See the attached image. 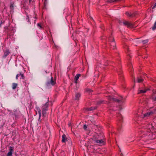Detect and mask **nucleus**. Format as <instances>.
Listing matches in <instances>:
<instances>
[{
    "label": "nucleus",
    "instance_id": "5701e85b",
    "mask_svg": "<svg viewBox=\"0 0 156 156\" xmlns=\"http://www.w3.org/2000/svg\"><path fill=\"white\" fill-rule=\"evenodd\" d=\"M17 86V84L16 83H12V89H15Z\"/></svg>",
    "mask_w": 156,
    "mask_h": 156
},
{
    "label": "nucleus",
    "instance_id": "4be33fe9",
    "mask_svg": "<svg viewBox=\"0 0 156 156\" xmlns=\"http://www.w3.org/2000/svg\"><path fill=\"white\" fill-rule=\"evenodd\" d=\"M148 40L147 39V40H143V41H139V43L142 42L143 43V44H145L147 43L148 42Z\"/></svg>",
    "mask_w": 156,
    "mask_h": 156
},
{
    "label": "nucleus",
    "instance_id": "2eb2a0df",
    "mask_svg": "<svg viewBox=\"0 0 156 156\" xmlns=\"http://www.w3.org/2000/svg\"><path fill=\"white\" fill-rule=\"evenodd\" d=\"M100 139H105L104 136L102 133H100V137L97 139V140H99Z\"/></svg>",
    "mask_w": 156,
    "mask_h": 156
},
{
    "label": "nucleus",
    "instance_id": "bb28decb",
    "mask_svg": "<svg viewBox=\"0 0 156 156\" xmlns=\"http://www.w3.org/2000/svg\"><path fill=\"white\" fill-rule=\"evenodd\" d=\"M10 9L11 10V12H12L13 11V9H14V6H13V4H12L10 5Z\"/></svg>",
    "mask_w": 156,
    "mask_h": 156
},
{
    "label": "nucleus",
    "instance_id": "2f4dec72",
    "mask_svg": "<svg viewBox=\"0 0 156 156\" xmlns=\"http://www.w3.org/2000/svg\"><path fill=\"white\" fill-rule=\"evenodd\" d=\"M20 76H21L20 78H22V79H24L25 78V76L23 75V74H22L21 73H20Z\"/></svg>",
    "mask_w": 156,
    "mask_h": 156
},
{
    "label": "nucleus",
    "instance_id": "72a5a7b5",
    "mask_svg": "<svg viewBox=\"0 0 156 156\" xmlns=\"http://www.w3.org/2000/svg\"><path fill=\"white\" fill-rule=\"evenodd\" d=\"M41 115H39V117L38 119V122H39L40 123L41 120Z\"/></svg>",
    "mask_w": 156,
    "mask_h": 156
},
{
    "label": "nucleus",
    "instance_id": "a18cd8bd",
    "mask_svg": "<svg viewBox=\"0 0 156 156\" xmlns=\"http://www.w3.org/2000/svg\"><path fill=\"white\" fill-rule=\"evenodd\" d=\"M15 156H18V155H17L16 154Z\"/></svg>",
    "mask_w": 156,
    "mask_h": 156
},
{
    "label": "nucleus",
    "instance_id": "a211bd4d",
    "mask_svg": "<svg viewBox=\"0 0 156 156\" xmlns=\"http://www.w3.org/2000/svg\"><path fill=\"white\" fill-rule=\"evenodd\" d=\"M126 14L128 16L132 17L135 16L133 14H132L129 12H126Z\"/></svg>",
    "mask_w": 156,
    "mask_h": 156
},
{
    "label": "nucleus",
    "instance_id": "0eeeda50",
    "mask_svg": "<svg viewBox=\"0 0 156 156\" xmlns=\"http://www.w3.org/2000/svg\"><path fill=\"white\" fill-rule=\"evenodd\" d=\"M124 48L125 50H127V51H126L127 54V59H129V57H131V56L129 55V54L128 53V52L129 51V48L127 45L126 44H125L124 46Z\"/></svg>",
    "mask_w": 156,
    "mask_h": 156
},
{
    "label": "nucleus",
    "instance_id": "e433bc0d",
    "mask_svg": "<svg viewBox=\"0 0 156 156\" xmlns=\"http://www.w3.org/2000/svg\"><path fill=\"white\" fill-rule=\"evenodd\" d=\"M37 25L38 27H40L41 28V25L40 24L38 23L37 24Z\"/></svg>",
    "mask_w": 156,
    "mask_h": 156
},
{
    "label": "nucleus",
    "instance_id": "6e6552de",
    "mask_svg": "<svg viewBox=\"0 0 156 156\" xmlns=\"http://www.w3.org/2000/svg\"><path fill=\"white\" fill-rule=\"evenodd\" d=\"M118 73L120 79L121 80H123L124 76L122 75V72L121 71H118Z\"/></svg>",
    "mask_w": 156,
    "mask_h": 156
},
{
    "label": "nucleus",
    "instance_id": "4c0bfd02",
    "mask_svg": "<svg viewBox=\"0 0 156 156\" xmlns=\"http://www.w3.org/2000/svg\"><path fill=\"white\" fill-rule=\"evenodd\" d=\"M153 100L154 101H156V96L153 98Z\"/></svg>",
    "mask_w": 156,
    "mask_h": 156
},
{
    "label": "nucleus",
    "instance_id": "f257e3e1",
    "mask_svg": "<svg viewBox=\"0 0 156 156\" xmlns=\"http://www.w3.org/2000/svg\"><path fill=\"white\" fill-rule=\"evenodd\" d=\"M107 99L109 101H115L118 103H122L124 102L125 98H123L122 96L119 97L118 99L115 98L110 96L107 97Z\"/></svg>",
    "mask_w": 156,
    "mask_h": 156
},
{
    "label": "nucleus",
    "instance_id": "ddd939ff",
    "mask_svg": "<svg viewBox=\"0 0 156 156\" xmlns=\"http://www.w3.org/2000/svg\"><path fill=\"white\" fill-rule=\"evenodd\" d=\"M104 139H100L99 140H97L95 142L98 144H102L104 143Z\"/></svg>",
    "mask_w": 156,
    "mask_h": 156
},
{
    "label": "nucleus",
    "instance_id": "7c9ffc66",
    "mask_svg": "<svg viewBox=\"0 0 156 156\" xmlns=\"http://www.w3.org/2000/svg\"><path fill=\"white\" fill-rule=\"evenodd\" d=\"M37 110L39 115H41V110L39 108H37Z\"/></svg>",
    "mask_w": 156,
    "mask_h": 156
},
{
    "label": "nucleus",
    "instance_id": "37998d69",
    "mask_svg": "<svg viewBox=\"0 0 156 156\" xmlns=\"http://www.w3.org/2000/svg\"><path fill=\"white\" fill-rule=\"evenodd\" d=\"M2 23H0V27H1V25H2Z\"/></svg>",
    "mask_w": 156,
    "mask_h": 156
},
{
    "label": "nucleus",
    "instance_id": "ea45409f",
    "mask_svg": "<svg viewBox=\"0 0 156 156\" xmlns=\"http://www.w3.org/2000/svg\"><path fill=\"white\" fill-rule=\"evenodd\" d=\"M122 109V108L121 107H120L119 110H121Z\"/></svg>",
    "mask_w": 156,
    "mask_h": 156
},
{
    "label": "nucleus",
    "instance_id": "b1692460",
    "mask_svg": "<svg viewBox=\"0 0 156 156\" xmlns=\"http://www.w3.org/2000/svg\"><path fill=\"white\" fill-rule=\"evenodd\" d=\"M145 125L146 126V127L148 129H150L152 127V125L150 123H146Z\"/></svg>",
    "mask_w": 156,
    "mask_h": 156
},
{
    "label": "nucleus",
    "instance_id": "39448f33",
    "mask_svg": "<svg viewBox=\"0 0 156 156\" xmlns=\"http://www.w3.org/2000/svg\"><path fill=\"white\" fill-rule=\"evenodd\" d=\"M55 83V81H54L53 80V79L52 77H51V80L50 81L48 82L47 83V86H48L49 84H51L52 85H54Z\"/></svg>",
    "mask_w": 156,
    "mask_h": 156
},
{
    "label": "nucleus",
    "instance_id": "f704fd0d",
    "mask_svg": "<svg viewBox=\"0 0 156 156\" xmlns=\"http://www.w3.org/2000/svg\"><path fill=\"white\" fill-rule=\"evenodd\" d=\"M87 128V126L85 124L83 126V128L84 130H86Z\"/></svg>",
    "mask_w": 156,
    "mask_h": 156
},
{
    "label": "nucleus",
    "instance_id": "412c9836",
    "mask_svg": "<svg viewBox=\"0 0 156 156\" xmlns=\"http://www.w3.org/2000/svg\"><path fill=\"white\" fill-rule=\"evenodd\" d=\"M97 107L95 106V107H92L90 108H87V109L88 111H92L93 110L97 108Z\"/></svg>",
    "mask_w": 156,
    "mask_h": 156
},
{
    "label": "nucleus",
    "instance_id": "aec40b11",
    "mask_svg": "<svg viewBox=\"0 0 156 156\" xmlns=\"http://www.w3.org/2000/svg\"><path fill=\"white\" fill-rule=\"evenodd\" d=\"M124 0H108V2L110 3H111L114 2H119L120 1H123Z\"/></svg>",
    "mask_w": 156,
    "mask_h": 156
},
{
    "label": "nucleus",
    "instance_id": "de8ad7c7",
    "mask_svg": "<svg viewBox=\"0 0 156 156\" xmlns=\"http://www.w3.org/2000/svg\"><path fill=\"white\" fill-rule=\"evenodd\" d=\"M144 74H145V75H146V74H145V73H144Z\"/></svg>",
    "mask_w": 156,
    "mask_h": 156
},
{
    "label": "nucleus",
    "instance_id": "cd10ccee",
    "mask_svg": "<svg viewBox=\"0 0 156 156\" xmlns=\"http://www.w3.org/2000/svg\"><path fill=\"white\" fill-rule=\"evenodd\" d=\"M156 29V22H155L154 24V26L152 27V30H154Z\"/></svg>",
    "mask_w": 156,
    "mask_h": 156
},
{
    "label": "nucleus",
    "instance_id": "7ed1b4c3",
    "mask_svg": "<svg viewBox=\"0 0 156 156\" xmlns=\"http://www.w3.org/2000/svg\"><path fill=\"white\" fill-rule=\"evenodd\" d=\"M123 23L124 25L128 27H131L133 26V25L131 23L125 20L124 21Z\"/></svg>",
    "mask_w": 156,
    "mask_h": 156
},
{
    "label": "nucleus",
    "instance_id": "a19ab883",
    "mask_svg": "<svg viewBox=\"0 0 156 156\" xmlns=\"http://www.w3.org/2000/svg\"><path fill=\"white\" fill-rule=\"evenodd\" d=\"M120 156H123V154H122V153H121L120 154Z\"/></svg>",
    "mask_w": 156,
    "mask_h": 156
},
{
    "label": "nucleus",
    "instance_id": "c03bdc74",
    "mask_svg": "<svg viewBox=\"0 0 156 156\" xmlns=\"http://www.w3.org/2000/svg\"><path fill=\"white\" fill-rule=\"evenodd\" d=\"M152 108H154V107H151V108H150V109H152Z\"/></svg>",
    "mask_w": 156,
    "mask_h": 156
},
{
    "label": "nucleus",
    "instance_id": "4468645a",
    "mask_svg": "<svg viewBox=\"0 0 156 156\" xmlns=\"http://www.w3.org/2000/svg\"><path fill=\"white\" fill-rule=\"evenodd\" d=\"M67 140V139L66 136L64 134H63L62 136V143H65Z\"/></svg>",
    "mask_w": 156,
    "mask_h": 156
},
{
    "label": "nucleus",
    "instance_id": "473e14b6",
    "mask_svg": "<svg viewBox=\"0 0 156 156\" xmlns=\"http://www.w3.org/2000/svg\"><path fill=\"white\" fill-rule=\"evenodd\" d=\"M87 91L88 92L90 93H91L92 92H93V90H90V89H88L87 90Z\"/></svg>",
    "mask_w": 156,
    "mask_h": 156
},
{
    "label": "nucleus",
    "instance_id": "79ce46f5",
    "mask_svg": "<svg viewBox=\"0 0 156 156\" xmlns=\"http://www.w3.org/2000/svg\"><path fill=\"white\" fill-rule=\"evenodd\" d=\"M28 22H30L29 19H28Z\"/></svg>",
    "mask_w": 156,
    "mask_h": 156
},
{
    "label": "nucleus",
    "instance_id": "c85d7f7f",
    "mask_svg": "<svg viewBox=\"0 0 156 156\" xmlns=\"http://www.w3.org/2000/svg\"><path fill=\"white\" fill-rule=\"evenodd\" d=\"M104 102V101L103 100H100L98 101L97 102V104L98 105H100L101 104L103 103Z\"/></svg>",
    "mask_w": 156,
    "mask_h": 156
},
{
    "label": "nucleus",
    "instance_id": "dca6fc26",
    "mask_svg": "<svg viewBox=\"0 0 156 156\" xmlns=\"http://www.w3.org/2000/svg\"><path fill=\"white\" fill-rule=\"evenodd\" d=\"M9 53L10 52L9 51V50H6L4 52L3 57L5 58L6 57L9 55Z\"/></svg>",
    "mask_w": 156,
    "mask_h": 156
},
{
    "label": "nucleus",
    "instance_id": "58836bf2",
    "mask_svg": "<svg viewBox=\"0 0 156 156\" xmlns=\"http://www.w3.org/2000/svg\"><path fill=\"white\" fill-rule=\"evenodd\" d=\"M147 56H146L144 57V58L145 59V58H147Z\"/></svg>",
    "mask_w": 156,
    "mask_h": 156
},
{
    "label": "nucleus",
    "instance_id": "f8f14e48",
    "mask_svg": "<svg viewBox=\"0 0 156 156\" xmlns=\"http://www.w3.org/2000/svg\"><path fill=\"white\" fill-rule=\"evenodd\" d=\"M48 103L47 102L42 107V110H44V111H47L48 110Z\"/></svg>",
    "mask_w": 156,
    "mask_h": 156
},
{
    "label": "nucleus",
    "instance_id": "f3484780",
    "mask_svg": "<svg viewBox=\"0 0 156 156\" xmlns=\"http://www.w3.org/2000/svg\"><path fill=\"white\" fill-rule=\"evenodd\" d=\"M117 117L118 119H119V121L120 122H122V117L121 114L118 113V115H117Z\"/></svg>",
    "mask_w": 156,
    "mask_h": 156
},
{
    "label": "nucleus",
    "instance_id": "09e8293b",
    "mask_svg": "<svg viewBox=\"0 0 156 156\" xmlns=\"http://www.w3.org/2000/svg\"><path fill=\"white\" fill-rule=\"evenodd\" d=\"M155 22H156V21Z\"/></svg>",
    "mask_w": 156,
    "mask_h": 156
},
{
    "label": "nucleus",
    "instance_id": "423d86ee",
    "mask_svg": "<svg viewBox=\"0 0 156 156\" xmlns=\"http://www.w3.org/2000/svg\"><path fill=\"white\" fill-rule=\"evenodd\" d=\"M100 137V133H97L95 134H94L93 137L92 138V139L93 140L96 141L97 140V139L99 137Z\"/></svg>",
    "mask_w": 156,
    "mask_h": 156
},
{
    "label": "nucleus",
    "instance_id": "393cba45",
    "mask_svg": "<svg viewBox=\"0 0 156 156\" xmlns=\"http://www.w3.org/2000/svg\"><path fill=\"white\" fill-rule=\"evenodd\" d=\"M46 111H44V110H42V115L44 117H45L46 116Z\"/></svg>",
    "mask_w": 156,
    "mask_h": 156
},
{
    "label": "nucleus",
    "instance_id": "49530a36",
    "mask_svg": "<svg viewBox=\"0 0 156 156\" xmlns=\"http://www.w3.org/2000/svg\"><path fill=\"white\" fill-rule=\"evenodd\" d=\"M32 1V0H29V2H31Z\"/></svg>",
    "mask_w": 156,
    "mask_h": 156
},
{
    "label": "nucleus",
    "instance_id": "1a4fd4ad",
    "mask_svg": "<svg viewBox=\"0 0 156 156\" xmlns=\"http://www.w3.org/2000/svg\"><path fill=\"white\" fill-rule=\"evenodd\" d=\"M81 96V94L78 93H76L75 94V97L74 98L75 100H79Z\"/></svg>",
    "mask_w": 156,
    "mask_h": 156
},
{
    "label": "nucleus",
    "instance_id": "a878e982",
    "mask_svg": "<svg viewBox=\"0 0 156 156\" xmlns=\"http://www.w3.org/2000/svg\"><path fill=\"white\" fill-rule=\"evenodd\" d=\"M113 38L114 40V38L112 36H109L108 38L109 41L111 42L112 43V42L113 41H112Z\"/></svg>",
    "mask_w": 156,
    "mask_h": 156
},
{
    "label": "nucleus",
    "instance_id": "6ab92c4d",
    "mask_svg": "<svg viewBox=\"0 0 156 156\" xmlns=\"http://www.w3.org/2000/svg\"><path fill=\"white\" fill-rule=\"evenodd\" d=\"M149 90L148 88L145 89L144 90H140L139 92L138 93V94L139 93H145L146 92V91Z\"/></svg>",
    "mask_w": 156,
    "mask_h": 156
},
{
    "label": "nucleus",
    "instance_id": "9b49d317",
    "mask_svg": "<svg viewBox=\"0 0 156 156\" xmlns=\"http://www.w3.org/2000/svg\"><path fill=\"white\" fill-rule=\"evenodd\" d=\"M81 76V74H76V76H75V78L74 79V82L76 83H77V81L80 77Z\"/></svg>",
    "mask_w": 156,
    "mask_h": 156
},
{
    "label": "nucleus",
    "instance_id": "9d476101",
    "mask_svg": "<svg viewBox=\"0 0 156 156\" xmlns=\"http://www.w3.org/2000/svg\"><path fill=\"white\" fill-rule=\"evenodd\" d=\"M112 41H113L112 42V43L110 44V45L111 48L113 49H115L116 48L115 43V42L113 38L112 39Z\"/></svg>",
    "mask_w": 156,
    "mask_h": 156
},
{
    "label": "nucleus",
    "instance_id": "c9c22d12",
    "mask_svg": "<svg viewBox=\"0 0 156 156\" xmlns=\"http://www.w3.org/2000/svg\"><path fill=\"white\" fill-rule=\"evenodd\" d=\"M19 76H20V74H18L16 75V80H17L18 79V78Z\"/></svg>",
    "mask_w": 156,
    "mask_h": 156
},
{
    "label": "nucleus",
    "instance_id": "c756f323",
    "mask_svg": "<svg viewBox=\"0 0 156 156\" xmlns=\"http://www.w3.org/2000/svg\"><path fill=\"white\" fill-rule=\"evenodd\" d=\"M143 80L142 79L138 78H137V82L138 83H141L142 82Z\"/></svg>",
    "mask_w": 156,
    "mask_h": 156
},
{
    "label": "nucleus",
    "instance_id": "20e7f679",
    "mask_svg": "<svg viewBox=\"0 0 156 156\" xmlns=\"http://www.w3.org/2000/svg\"><path fill=\"white\" fill-rule=\"evenodd\" d=\"M9 151L7 154V156H12V152L13 151L14 147H10Z\"/></svg>",
    "mask_w": 156,
    "mask_h": 156
},
{
    "label": "nucleus",
    "instance_id": "f03ea898",
    "mask_svg": "<svg viewBox=\"0 0 156 156\" xmlns=\"http://www.w3.org/2000/svg\"><path fill=\"white\" fill-rule=\"evenodd\" d=\"M156 110L155 108H154L152 110H151L150 112H147L144 115L143 118H147L153 114L155 113Z\"/></svg>",
    "mask_w": 156,
    "mask_h": 156
}]
</instances>
